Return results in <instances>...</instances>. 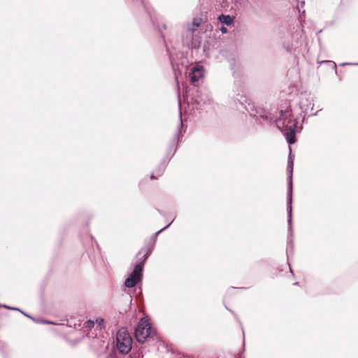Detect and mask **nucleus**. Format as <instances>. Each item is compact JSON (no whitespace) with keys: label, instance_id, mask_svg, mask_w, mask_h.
<instances>
[{"label":"nucleus","instance_id":"obj_6","mask_svg":"<svg viewBox=\"0 0 358 358\" xmlns=\"http://www.w3.org/2000/svg\"><path fill=\"white\" fill-rule=\"evenodd\" d=\"M204 69L201 65H196L193 66L189 73V76L191 80V83L194 85L203 76Z\"/></svg>","mask_w":358,"mask_h":358},{"label":"nucleus","instance_id":"obj_8","mask_svg":"<svg viewBox=\"0 0 358 358\" xmlns=\"http://www.w3.org/2000/svg\"><path fill=\"white\" fill-rule=\"evenodd\" d=\"M104 320L102 318L96 319L95 321L89 320L85 323V327L88 330L96 328L101 331L103 328Z\"/></svg>","mask_w":358,"mask_h":358},{"label":"nucleus","instance_id":"obj_14","mask_svg":"<svg viewBox=\"0 0 358 358\" xmlns=\"http://www.w3.org/2000/svg\"><path fill=\"white\" fill-rule=\"evenodd\" d=\"M194 25H195L196 27H199V22H196V20L194 21L193 22Z\"/></svg>","mask_w":358,"mask_h":358},{"label":"nucleus","instance_id":"obj_15","mask_svg":"<svg viewBox=\"0 0 358 358\" xmlns=\"http://www.w3.org/2000/svg\"><path fill=\"white\" fill-rule=\"evenodd\" d=\"M4 308H8V309H12L11 308L7 306H3ZM13 310H17V308H13Z\"/></svg>","mask_w":358,"mask_h":358},{"label":"nucleus","instance_id":"obj_17","mask_svg":"<svg viewBox=\"0 0 358 358\" xmlns=\"http://www.w3.org/2000/svg\"><path fill=\"white\" fill-rule=\"evenodd\" d=\"M151 178H152V179H155V177L154 176V175H152V176H151Z\"/></svg>","mask_w":358,"mask_h":358},{"label":"nucleus","instance_id":"obj_18","mask_svg":"<svg viewBox=\"0 0 358 358\" xmlns=\"http://www.w3.org/2000/svg\"><path fill=\"white\" fill-rule=\"evenodd\" d=\"M141 252H139L137 255V256L138 257L140 255H141Z\"/></svg>","mask_w":358,"mask_h":358},{"label":"nucleus","instance_id":"obj_4","mask_svg":"<svg viewBox=\"0 0 358 358\" xmlns=\"http://www.w3.org/2000/svg\"><path fill=\"white\" fill-rule=\"evenodd\" d=\"M117 348L122 354L130 352L132 346V338L124 329H120L116 335Z\"/></svg>","mask_w":358,"mask_h":358},{"label":"nucleus","instance_id":"obj_12","mask_svg":"<svg viewBox=\"0 0 358 358\" xmlns=\"http://www.w3.org/2000/svg\"><path fill=\"white\" fill-rule=\"evenodd\" d=\"M169 226H170V224H168V225H167L166 227H165L164 228H163V229H160L159 231H158L155 234V235L157 236V234H159L160 232H162V231H164V229H167Z\"/></svg>","mask_w":358,"mask_h":358},{"label":"nucleus","instance_id":"obj_7","mask_svg":"<svg viewBox=\"0 0 358 358\" xmlns=\"http://www.w3.org/2000/svg\"><path fill=\"white\" fill-rule=\"evenodd\" d=\"M245 110L251 115L253 117H258L259 116L262 119H266L267 116L264 114L263 111L262 110H257L253 103H248L247 105H245L244 106Z\"/></svg>","mask_w":358,"mask_h":358},{"label":"nucleus","instance_id":"obj_9","mask_svg":"<svg viewBox=\"0 0 358 358\" xmlns=\"http://www.w3.org/2000/svg\"><path fill=\"white\" fill-rule=\"evenodd\" d=\"M234 17L229 15H221L218 17V20L222 24L230 25L233 23Z\"/></svg>","mask_w":358,"mask_h":358},{"label":"nucleus","instance_id":"obj_10","mask_svg":"<svg viewBox=\"0 0 358 358\" xmlns=\"http://www.w3.org/2000/svg\"><path fill=\"white\" fill-rule=\"evenodd\" d=\"M178 106H179V108L180 109L181 103H180V95L179 94H178ZM179 115H180V126H182V113H181L180 110L179 111Z\"/></svg>","mask_w":358,"mask_h":358},{"label":"nucleus","instance_id":"obj_1","mask_svg":"<svg viewBox=\"0 0 358 358\" xmlns=\"http://www.w3.org/2000/svg\"><path fill=\"white\" fill-rule=\"evenodd\" d=\"M277 127L284 134L289 144L296 141L297 120L290 110H280V116L275 122Z\"/></svg>","mask_w":358,"mask_h":358},{"label":"nucleus","instance_id":"obj_5","mask_svg":"<svg viewBox=\"0 0 358 358\" xmlns=\"http://www.w3.org/2000/svg\"><path fill=\"white\" fill-rule=\"evenodd\" d=\"M290 152H292L290 150ZM293 166H294V160L292 157V152H289L288 163H287V171L289 173V182L288 186V192H287V211H288V222H289V228L292 230V173H293Z\"/></svg>","mask_w":358,"mask_h":358},{"label":"nucleus","instance_id":"obj_2","mask_svg":"<svg viewBox=\"0 0 358 358\" xmlns=\"http://www.w3.org/2000/svg\"><path fill=\"white\" fill-rule=\"evenodd\" d=\"M155 334L148 317L142 318L135 329V337L140 343H144L145 340Z\"/></svg>","mask_w":358,"mask_h":358},{"label":"nucleus","instance_id":"obj_3","mask_svg":"<svg viewBox=\"0 0 358 358\" xmlns=\"http://www.w3.org/2000/svg\"><path fill=\"white\" fill-rule=\"evenodd\" d=\"M149 256V252H146L143 256L138 259V262L134 266L133 272L126 279L124 285L127 287H134L138 281L141 280V272L144 266L145 262Z\"/></svg>","mask_w":358,"mask_h":358},{"label":"nucleus","instance_id":"obj_11","mask_svg":"<svg viewBox=\"0 0 358 358\" xmlns=\"http://www.w3.org/2000/svg\"><path fill=\"white\" fill-rule=\"evenodd\" d=\"M220 31H222V33L225 34L227 32V29L224 27H222L220 28Z\"/></svg>","mask_w":358,"mask_h":358},{"label":"nucleus","instance_id":"obj_13","mask_svg":"<svg viewBox=\"0 0 358 358\" xmlns=\"http://www.w3.org/2000/svg\"><path fill=\"white\" fill-rule=\"evenodd\" d=\"M300 105H301V108L302 109H303V108H304V107H305V104L303 103V100H302V99H301V101H300Z\"/></svg>","mask_w":358,"mask_h":358},{"label":"nucleus","instance_id":"obj_16","mask_svg":"<svg viewBox=\"0 0 358 358\" xmlns=\"http://www.w3.org/2000/svg\"><path fill=\"white\" fill-rule=\"evenodd\" d=\"M175 75H176V80H178V76H177V75H176V73H175ZM177 85H178V81H177ZM178 87L179 88V87H178Z\"/></svg>","mask_w":358,"mask_h":358}]
</instances>
